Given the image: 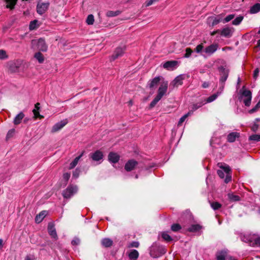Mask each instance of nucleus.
<instances>
[{
  "label": "nucleus",
  "instance_id": "nucleus-13",
  "mask_svg": "<svg viewBox=\"0 0 260 260\" xmlns=\"http://www.w3.org/2000/svg\"><path fill=\"white\" fill-rule=\"evenodd\" d=\"M138 165V162L134 159L128 160L125 165L124 169L127 171H131L135 169Z\"/></svg>",
  "mask_w": 260,
  "mask_h": 260
},
{
  "label": "nucleus",
  "instance_id": "nucleus-37",
  "mask_svg": "<svg viewBox=\"0 0 260 260\" xmlns=\"http://www.w3.org/2000/svg\"><path fill=\"white\" fill-rule=\"evenodd\" d=\"M121 13V11L117 10L115 11H109L106 13V16L109 17H115L119 15Z\"/></svg>",
  "mask_w": 260,
  "mask_h": 260
},
{
  "label": "nucleus",
  "instance_id": "nucleus-34",
  "mask_svg": "<svg viewBox=\"0 0 260 260\" xmlns=\"http://www.w3.org/2000/svg\"><path fill=\"white\" fill-rule=\"evenodd\" d=\"M201 229V226L198 224H192L188 229L187 231L190 232H198Z\"/></svg>",
  "mask_w": 260,
  "mask_h": 260
},
{
  "label": "nucleus",
  "instance_id": "nucleus-47",
  "mask_svg": "<svg viewBox=\"0 0 260 260\" xmlns=\"http://www.w3.org/2000/svg\"><path fill=\"white\" fill-rule=\"evenodd\" d=\"M234 17H235V15H234V14L229 15L224 19H223L222 20V21L223 23H227V22L230 21L233 19H234Z\"/></svg>",
  "mask_w": 260,
  "mask_h": 260
},
{
  "label": "nucleus",
  "instance_id": "nucleus-53",
  "mask_svg": "<svg viewBox=\"0 0 260 260\" xmlns=\"http://www.w3.org/2000/svg\"><path fill=\"white\" fill-rule=\"evenodd\" d=\"M80 173V170L79 169H78L77 168L74 172H73V177H74V178L76 179L79 176V174Z\"/></svg>",
  "mask_w": 260,
  "mask_h": 260
},
{
  "label": "nucleus",
  "instance_id": "nucleus-25",
  "mask_svg": "<svg viewBox=\"0 0 260 260\" xmlns=\"http://www.w3.org/2000/svg\"><path fill=\"white\" fill-rule=\"evenodd\" d=\"M40 104L39 103H36L35 105V108L32 110L33 113L34 114V117L35 118H42L43 117V116L40 114L39 112V110H40Z\"/></svg>",
  "mask_w": 260,
  "mask_h": 260
},
{
  "label": "nucleus",
  "instance_id": "nucleus-26",
  "mask_svg": "<svg viewBox=\"0 0 260 260\" xmlns=\"http://www.w3.org/2000/svg\"><path fill=\"white\" fill-rule=\"evenodd\" d=\"M205 104L204 101H202L200 102H198L197 103L194 104L192 105V107H191V109L189 111V112H191L192 114H193V112L201 107L202 106H203Z\"/></svg>",
  "mask_w": 260,
  "mask_h": 260
},
{
  "label": "nucleus",
  "instance_id": "nucleus-5",
  "mask_svg": "<svg viewBox=\"0 0 260 260\" xmlns=\"http://www.w3.org/2000/svg\"><path fill=\"white\" fill-rule=\"evenodd\" d=\"M104 155L100 150H96L89 154V157L97 164H101L103 160Z\"/></svg>",
  "mask_w": 260,
  "mask_h": 260
},
{
  "label": "nucleus",
  "instance_id": "nucleus-29",
  "mask_svg": "<svg viewBox=\"0 0 260 260\" xmlns=\"http://www.w3.org/2000/svg\"><path fill=\"white\" fill-rule=\"evenodd\" d=\"M219 95H220V92H216V93L211 95V96L208 97L205 100V101H204L205 104L206 103H211V102H213L214 101H215L217 98V97Z\"/></svg>",
  "mask_w": 260,
  "mask_h": 260
},
{
  "label": "nucleus",
  "instance_id": "nucleus-20",
  "mask_svg": "<svg viewBox=\"0 0 260 260\" xmlns=\"http://www.w3.org/2000/svg\"><path fill=\"white\" fill-rule=\"evenodd\" d=\"M240 133L237 132H231L227 136V141L230 143L234 142L236 139L239 138Z\"/></svg>",
  "mask_w": 260,
  "mask_h": 260
},
{
  "label": "nucleus",
  "instance_id": "nucleus-2",
  "mask_svg": "<svg viewBox=\"0 0 260 260\" xmlns=\"http://www.w3.org/2000/svg\"><path fill=\"white\" fill-rule=\"evenodd\" d=\"M222 170H219L217 171V173L220 178H224L225 176L224 182L226 183H229L232 180V176L231 175V169L228 166L221 165L219 167Z\"/></svg>",
  "mask_w": 260,
  "mask_h": 260
},
{
  "label": "nucleus",
  "instance_id": "nucleus-12",
  "mask_svg": "<svg viewBox=\"0 0 260 260\" xmlns=\"http://www.w3.org/2000/svg\"><path fill=\"white\" fill-rule=\"evenodd\" d=\"M125 50V46H123L122 47H117L116 49V50H115L113 54L111 56V59L112 60H114L117 59V58H118L119 57L121 56L123 54Z\"/></svg>",
  "mask_w": 260,
  "mask_h": 260
},
{
  "label": "nucleus",
  "instance_id": "nucleus-55",
  "mask_svg": "<svg viewBox=\"0 0 260 260\" xmlns=\"http://www.w3.org/2000/svg\"><path fill=\"white\" fill-rule=\"evenodd\" d=\"M259 69L257 68L255 69L253 72V78L256 80L258 76Z\"/></svg>",
  "mask_w": 260,
  "mask_h": 260
},
{
  "label": "nucleus",
  "instance_id": "nucleus-38",
  "mask_svg": "<svg viewBox=\"0 0 260 260\" xmlns=\"http://www.w3.org/2000/svg\"><path fill=\"white\" fill-rule=\"evenodd\" d=\"M228 196L230 201L233 202L239 201L240 200V197L239 196L235 195L233 193H229Z\"/></svg>",
  "mask_w": 260,
  "mask_h": 260
},
{
  "label": "nucleus",
  "instance_id": "nucleus-4",
  "mask_svg": "<svg viewBox=\"0 0 260 260\" xmlns=\"http://www.w3.org/2000/svg\"><path fill=\"white\" fill-rule=\"evenodd\" d=\"M31 45L33 48L42 52H46L48 49V46L46 43L45 39L40 38L39 39L32 40Z\"/></svg>",
  "mask_w": 260,
  "mask_h": 260
},
{
  "label": "nucleus",
  "instance_id": "nucleus-17",
  "mask_svg": "<svg viewBox=\"0 0 260 260\" xmlns=\"http://www.w3.org/2000/svg\"><path fill=\"white\" fill-rule=\"evenodd\" d=\"M234 32V28L232 27H225L221 31V35L225 38H230L232 37Z\"/></svg>",
  "mask_w": 260,
  "mask_h": 260
},
{
  "label": "nucleus",
  "instance_id": "nucleus-44",
  "mask_svg": "<svg viewBox=\"0 0 260 260\" xmlns=\"http://www.w3.org/2000/svg\"><path fill=\"white\" fill-rule=\"evenodd\" d=\"M86 23L88 25H92L93 24V22L94 21V16L92 14H90L87 16V18L86 19Z\"/></svg>",
  "mask_w": 260,
  "mask_h": 260
},
{
  "label": "nucleus",
  "instance_id": "nucleus-62",
  "mask_svg": "<svg viewBox=\"0 0 260 260\" xmlns=\"http://www.w3.org/2000/svg\"><path fill=\"white\" fill-rule=\"evenodd\" d=\"M209 85H210L209 82L205 81V82H204L202 84V87L203 88H207L209 87Z\"/></svg>",
  "mask_w": 260,
  "mask_h": 260
},
{
  "label": "nucleus",
  "instance_id": "nucleus-48",
  "mask_svg": "<svg viewBox=\"0 0 260 260\" xmlns=\"http://www.w3.org/2000/svg\"><path fill=\"white\" fill-rule=\"evenodd\" d=\"M211 206L214 210H216L219 209L221 205L218 202H212L211 203Z\"/></svg>",
  "mask_w": 260,
  "mask_h": 260
},
{
  "label": "nucleus",
  "instance_id": "nucleus-46",
  "mask_svg": "<svg viewBox=\"0 0 260 260\" xmlns=\"http://www.w3.org/2000/svg\"><path fill=\"white\" fill-rule=\"evenodd\" d=\"M260 246V236L254 235L253 245Z\"/></svg>",
  "mask_w": 260,
  "mask_h": 260
},
{
  "label": "nucleus",
  "instance_id": "nucleus-45",
  "mask_svg": "<svg viewBox=\"0 0 260 260\" xmlns=\"http://www.w3.org/2000/svg\"><path fill=\"white\" fill-rule=\"evenodd\" d=\"M171 229L172 231L176 232L181 230V226L178 223H174L172 225Z\"/></svg>",
  "mask_w": 260,
  "mask_h": 260
},
{
  "label": "nucleus",
  "instance_id": "nucleus-64",
  "mask_svg": "<svg viewBox=\"0 0 260 260\" xmlns=\"http://www.w3.org/2000/svg\"><path fill=\"white\" fill-rule=\"evenodd\" d=\"M257 47L260 50V39L257 41Z\"/></svg>",
  "mask_w": 260,
  "mask_h": 260
},
{
  "label": "nucleus",
  "instance_id": "nucleus-42",
  "mask_svg": "<svg viewBox=\"0 0 260 260\" xmlns=\"http://www.w3.org/2000/svg\"><path fill=\"white\" fill-rule=\"evenodd\" d=\"M161 237L162 239L167 241V242H171L172 241V237L168 234L167 232H163L161 234Z\"/></svg>",
  "mask_w": 260,
  "mask_h": 260
},
{
  "label": "nucleus",
  "instance_id": "nucleus-16",
  "mask_svg": "<svg viewBox=\"0 0 260 260\" xmlns=\"http://www.w3.org/2000/svg\"><path fill=\"white\" fill-rule=\"evenodd\" d=\"M178 64V61L176 60L168 61L163 64V67L168 70H172L176 68Z\"/></svg>",
  "mask_w": 260,
  "mask_h": 260
},
{
  "label": "nucleus",
  "instance_id": "nucleus-30",
  "mask_svg": "<svg viewBox=\"0 0 260 260\" xmlns=\"http://www.w3.org/2000/svg\"><path fill=\"white\" fill-rule=\"evenodd\" d=\"M260 11V4L256 3L252 6L250 9V13L255 14Z\"/></svg>",
  "mask_w": 260,
  "mask_h": 260
},
{
  "label": "nucleus",
  "instance_id": "nucleus-43",
  "mask_svg": "<svg viewBox=\"0 0 260 260\" xmlns=\"http://www.w3.org/2000/svg\"><path fill=\"white\" fill-rule=\"evenodd\" d=\"M249 140L258 142L260 141V134L252 135L249 138Z\"/></svg>",
  "mask_w": 260,
  "mask_h": 260
},
{
  "label": "nucleus",
  "instance_id": "nucleus-36",
  "mask_svg": "<svg viewBox=\"0 0 260 260\" xmlns=\"http://www.w3.org/2000/svg\"><path fill=\"white\" fill-rule=\"evenodd\" d=\"M192 115L191 112H188L186 114H184L183 116H182L180 119L178 123V126H181L182 124V123L185 120L186 118L188 117L189 116H190Z\"/></svg>",
  "mask_w": 260,
  "mask_h": 260
},
{
  "label": "nucleus",
  "instance_id": "nucleus-24",
  "mask_svg": "<svg viewBox=\"0 0 260 260\" xmlns=\"http://www.w3.org/2000/svg\"><path fill=\"white\" fill-rule=\"evenodd\" d=\"M24 117V114L23 112H21L17 114L14 119L13 123L15 125L20 124Z\"/></svg>",
  "mask_w": 260,
  "mask_h": 260
},
{
  "label": "nucleus",
  "instance_id": "nucleus-60",
  "mask_svg": "<svg viewBox=\"0 0 260 260\" xmlns=\"http://www.w3.org/2000/svg\"><path fill=\"white\" fill-rule=\"evenodd\" d=\"M158 0H147L146 2V6H149L153 4L154 2H157Z\"/></svg>",
  "mask_w": 260,
  "mask_h": 260
},
{
  "label": "nucleus",
  "instance_id": "nucleus-14",
  "mask_svg": "<svg viewBox=\"0 0 260 260\" xmlns=\"http://www.w3.org/2000/svg\"><path fill=\"white\" fill-rule=\"evenodd\" d=\"M48 232L50 236L55 240H57L58 237L55 228L53 224L49 223L48 225Z\"/></svg>",
  "mask_w": 260,
  "mask_h": 260
},
{
  "label": "nucleus",
  "instance_id": "nucleus-58",
  "mask_svg": "<svg viewBox=\"0 0 260 260\" xmlns=\"http://www.w3.org/2000/svg\"><path fill=\"white\" fill-rule=\"evenodd\" d=\"M14 133V129H11L9 131L7 135V139H9L11 137Z\"/></svg>",
  "mask_w": 260,
  "mask_h": 260
},
{
  "label": "nucleus",
  "instance_id": "nucleus-27",
  "mask_svg": "<svg viewBox=\"0 0 260 260\" xmlns=\"http://www.w3.org/2000/svg\"><path fill=\"white\" fill-rule=\"evenodd\" d=\"M84 154V152H82L81 154L78 156L76 157L70 164L69 168L70 169H73L78 164L79 160L81 158Z\"/></svg>",
  "mask_w": 260,
  "mask_h": 260
},
{
  "label": "nucleus",
  "instance_id": "nucleus-35",
  "mask_svg": "<svg viewBox=\"0 0 260 260\" xmlns=\"http://www.w3.org/2000/svg\"><path fill=\"white\" fill-rule=\"evenodd\" d=\"M34 57L40 63H43L44 60V57L40 52L36 53Z\"/></svg>",
  "mask_w": 260,
  "mask_h": 260
},
{
  "label": "nucleus",
  "instance_id": "nucleus-61",
  "mask_svg": "<svg viewBox=\"0 0 260 260\" xmlns=\"http://www.w3.org/2000/svg\"><path fill=\"white\" fill-rule=\"evenodd\" d=\"M258 128V125L256 123H254L251 127V129L252 131L255 132L257 131Z\"/></svg>",
  "mask_w": 260,
  "mask_h": 260
},
{
  "label": "nucleus",
  "instance_id": "nucleus-6",
  "mask_svg": "<svg viewBox=\"0 0 260 260\" xmlns=\"http://www.w3.org/2000/svg\"><path fill=\"white\" fill-rule=\"evenodd\" d=\"M78 188L75 185L69 186L62 192V196L64 198H70L77 192Z\"/></svg>",
  "mask_w": 260,
  "mask_h": 260
},
{
  "label": "nucleus",
  "instance_id": "nucleus-10",
  "mask_svg": "<svg viewBox=\"0 0 260 260\" xmlns=\"http://www.w3.org/2000/svg\"><path fill=\"white\" fill-rule=\"evenodd\" d=\"M217 260H236L235 258L229 255L225 251H220L216 254Z\"/></svg>",
  "mask_w": 260,
  "mask_h": 260
},
{
  "label": "nucleus",
  "instance_id": "nucleus-33",
  "mask_svg": "<svg viewBox=\"0 0 260 260\" xmlns=\"http://www.w3.org/2000/svg\"><path fill=\"white\" fill-rule=\"evenodd\" d=\"M204 46L203 44H200L197 45L195 48V51L197 53H200L202 56H204V57H206V55L204 52Z\"/></svg>",
  "mask_w": 260,
  "mask_h": 260
},
{
  "label": "nucleus",
  "instance_id": "nucleus-31",
  "mask_svg": "<svg viewBox=\"0 0 260 260\" xmlns=\"http://www.w3.org/2000/svg\"><path fill=\"white\" fill-rule=\"evenodd\" d=\"M139 252L137 250H132L128 254V257L131 260H136L139 257Z\"/></svg>",
  "mask_w": 260,
  "mask_h": 260
},
{
  "label": "nucleus",
  "instance_id": "nucleus-52",
  "mask_svg": "<svg viewBox=\"0 0 260 260\" xmlns=\"http://www.w3.org/2000/svg\"><path fill=\"white\" fill-rule=\"evenodd\" d=\"M260 108V100L256 105L252 109L250 110V113H253L256 111Z\"/></svg>",
  "mask_w": 260,
  "mask_h": 260
},
{
  "label": "nucleus",
  "instance_id": "nucleus-9",
  "mask_svg": "<svg viewBox=\"0 0 260 260\" xmlns=\"http://www.w3.org/2000/svg\"><path fill=\"white\" fill-rule=\"evenodd\" d=\"M68 120L67 119H63L55 123L51 128V133H56L61 129L67 123Z\"/></svg>",
  "mask_w": 260,
  "mask_h": 260
},
{
  "label": "nucleus",
  "instance_id": "nucleus-15",
  "mask_svg": "<svg viewBox=\"0 0 260 260\" xmlns=\"http://www.w3.org/2000/svg\"><path fill=\"white\" fill-rule=\"evenodd\" d=\"M254 234H244L240 236L241 240L246 243H249L253 245Z\"/></svg>",
  "mask_w": 260,
  "mask_h": 260
},
{
  "label": "nucleus",
  "instance_id": "nucleus-32",
  "mask_svg": "<svg viewBox=\"0 0 260 260\" xmlns=\"http://www.w3.org/2000/svg\"><path fill=\"white\" fill-rule=\"evenodd\" d=\"M102 244L105 247H109L112 246L113 241L109 238H104L101 241Z\"/></svg>",
  "mask_w": 260,
  "mask_h": 260
},
{
  "label": "nucleus",
  "instance_id": "nucleus-63",
  "mask_svg": "<svg viewBox=\"0 0 260 260\" xmlns=\"http://www.w3.org/2000/svg\"><path fill=\"white\" fill-rule=\"evenodd\" d=\"M220 86L218 89V91L217 92H220V94H221L223 90V89H224V83L220 84Z\"/></svg>",
  "mask_w": 260,
  "mask_h": 260
},
{
  "label": "nucleus",
  "instance_id": "nucleus-28",
  "mask_svg": "<svg viewBox=\"0 0 260 260\" xmlns=\"http://www.w3.org/2000/svg\"><path fill=\"white\" fill-rule=\"evenodd\" d=\"M218 71L219 72L220 76L228 77L229 71L225 68L220 66L218 68Z\"/></svg>",
  "mask_w": 260,
  "mask_h": 260
},
{
  "label": "nucleus",
  "instance_id": "nucleus-7",
  "mask_svg": "<svg viewBox=\"0 0 260 260\" xmlns=\"http://www.w3.org/2000/svg\"><path fill=\"white\" fill-rule=\"evenodd\" d=\"M243 98H244L243 100V103L246 106H249L251 104V98H252V94L250 91L245 90H244L241 96V98L242 99Z\"/></svg>",
  "mask_w": 260,
  "mask_h": 260
},
{
  "label": "nucleus",
  "instance_id": "nucleus-11",
  "mask_svg": "<svg viewBox=\"0 0 260 260\" xmlns=\"http://www.w3.org/2000/svg\"><path fill=\"white\" fill-rule=\"evenodd\" d=\"M49 6V3H42L38 4L37 6V11L38 14L42 15L48 9Z\"/></svg>",
  "mask_w": 260,
  "mask_h": 260
},
{
  "label": "nucleus",
  "instance_id": "nucleus-3",
  "mask_svg": "<svg viewBox=\"0 0 260 260\" xmlns=\"http://www.w3.org/2000/svg\"><path fill=\"white\" fill-rule=\"evenodd\" d=\"M166 252V250L163 246L158 245L156 243H153L150 248V254L154 258L159 257Z\"/></svg>",
  "mask_w": 260,
  "mask_h": 260
},
{
  "label": "nucleus",
  "instance_id": "nucleus-59",
  "mask_svg": "<svg viewBox=\"0 0 260 260\" xmlns=\"http://www.w3.org/2000/svg\"><path fill=\"white\" fill-rule=\"evenodd\" d=\"M70 177V174L69 173H65L63 175V178L66 181H68Z\"/></svg>",
  "mask_w": 260,
  "mask_h": 260
},
{
  "label": "nucleus",
  "instance_id": "nucleus-22",
  "mask_svg": "<svg viewBox=\"0 0 260 260\" xmlns=\"http://www.w3.org/2000/svg\"><path fill=\"white\" fill-rule=\"evenodd\" d=\"M19 68V64L18 62H12L9 64V70L11 72H16Z\"/></svg>",
  "mask_w": 260,
  "mask_h": 260
},
{
  "label": "nucleus",
  "instance_id": "nucleus-19",
  "mask_svg": "<svg viewBox=\"0 0 260 260\" xmlns=\"http://www.w3.org/2000/svg\"><path fill=\"white\" fill-rule=\"evenodd\" d=\"M120 158L119 155L115 152H110L108 155V160L110 162L115 164L117 162Z\"/></svg>",
  "mask_w": 260,
  "mask_h": 260
},
{
  "label": "nucleus",
  "instance_id": "nucleus-41",
  "mask_svg": "<svg viewBox=\"0 0 260 260\" xmlns=\"http://www.w3.org/2000/svg\"><path fill=\"white\" fill-rule=\"evenodd\" d=\"M7 3V7L13 9L17 3V0H5Z\"/></svg>",
  "mask_w": 260,
  "mask_h": 260
},
{
  "label": "nucleus",
  "instance_id": "nucleus-57",
  "mask_svg": "<svg viewBox=\"0 0 260 260\" xmlns=\"http://www.w3.org/2000/svg\"><path fill=\"white\" fill-rule=\"evenodd\" d=\"M228 77L220 76L219 79V84L224 83Z\"/></svg>",
  "mask_w": 260,
  "mask_h": 260
},
{
  "label": "nucleus",
  "instance_id": "nucleus-18",
  "mask_svg": "<svg viewBox=\"0 0 260 260\" xmlns=\"http://www.w3.org/2000/svg\"><path fill=\"white\" fill-rule=\"evenodd\" d=\"M185 78V75L181 74L176 77L173 80L172 84L174 86H178L181 85L183 83V80Z\"/></svg>",
  "mask_w": 260,
  "mask_h": 260
},
{
  "label": "nucleus",
  "instance_id": "nucleus-50",
  "mask_svg": "<svg viewBox=\"0 0 260 260\" xmlns=\"http://www.w3.org/2000/svg\"><path fill=\"white\" fill-rule=\"evenodd\" d=\"M186 53L184 55V57L185 58H188L190 56L191 53H192V50L190 48H187L185 50Z\"/></svg>",
  "mask_w": 260,
  "mask_h": 260
},
{
  "label": "nucleus",
  "instance_id": "nucleus-39",
  "mask_svg": "<svg viewBox=\"0 0 260 260\" xmlns=\"http://www.w3.org/2000/svg\"><path fill=\"white\" fill-rule=\"evenodd\" d=\"M209 20H212V22L211 24L212 26H214V25L217 24L221 21V19L220 17H219V16H218L217 17H210L209 18Z\"/></svg>",
  "mask_w": 260,
  "mask_h": 260
},
{
  "label": "nucleus",
  "instance_id": "nucleus-56",
  "mask_svg": "<svg viewBox=\"0 0 260 260\" xmlns=\"http://www.w3.org/2000/svg\"><path fill=\"white\" fill-rule=\"evenodd\" d=\"M73 245H78L80 243V240L79 238H75L71 242Z\"/></svg>",
  "mask_w": 260,
  "mask_h": 260
},
{
  "label": "nucleus",
  "instance_id": "nucleus-40",
  "mask_svg": "<svg viewBox=\"0 0 260 260\" xmlns=\"http://www.w3.org/2000/svg\"><path fill=\"white\" fill-rule=\"evenodd\" d=\"M243 18L244 17L243 16L239 15L232 21V24L234 25H238L241 23Z\"/></svg>",
  "mask_w": 260,
  "mask_h": 260
},
{
  "label": "nucleus",
  "instance_id": "nucleus-21",
  "mask_svg": "<svg viewBox=\"0 0 260 260\" xmlns=\"http://www.w3.org/2000/svg\"><path fill=\"white\" fill-rule=\"evenodd\" d=\"M47 215V212L45 210L42 211L39 214L37 215L35 218L36 223H40L45 216Z\"/></svg>",
  "mask_w": 260,
  "mask_h": 260
},
{
  "label": "nucleus",
  "instance_id": "nucleus-51",
  "mask_svg": "<svg viewBox=\"0 0 260 260\" xmlns=\"http://www.w3.org/2000/svg\"><path fill=\"white\" fill-rule=\"evenodd\" d=\"M37 20H35L32 21H31L29 24V29L34 30L36 28V24L37 23Z\"/></svg>",
  "mask_w": 260,
  "mask_h": 260
},
{
  "label": "nucleus",
  "instance_id": "nucleus-8",
  "mask_svg": "<svg viewBox=\"0 0 260 260\" xmlns=\"http://www.w3.org/2000/svg\"><path fill=\"white\" fill-rule=\"evenodd\" d=\"M218 47V45L216 43L211 44L210 45L206 47L204 50V52L206 55V57L207 56H211L217 50Z\"/></svg>",
  "mask_w": 260,
  "mask_h": 260
},
{
  "label": "nucleus",
  "instance_id": "nucleus-23",
  "mask_svg": "<svg viewBox=\"0 0 260 260\" xmlns=\"http://www.w3.org/2000/svg\"><path fill=\"white\" fill-rule=\"evenodd\" d=\"M160 80V77H156L151 80H150L148 83L149 88H152L156 87Z\"/></svg>",
  "mask_w": 260,
  "mask_h": 260
},
{
  "label": "nucleus",
  "instance_id": "nucleus-54",
  "mask_svg": "<svg viewBox=\"0 0 260 260\" xmlns=\"http://www.w3.org/2000/svg\"><path fill=\"white\" fill-rule=\"evenodd\" d=\"M7 57L6 51L3 50H0V59H5Z\"/></svg>",
  "mask_w": 260,
  "mask_h": 260
},
{
  "label": "nucleus",
  "instance_id": "nucleus-1",
  "mask_svg": "<svg viewBox=\"0 0 260 260\" xmlns=\"http://www.w3.org/2000/svg\"><path fill=\"white\" fill-rule=\"evenodd\" d=\"M168 90V82H164L159 87L157 94L155 98L150 104V107H154L156 104L161 100L162 97L165 95Z\"/></svg>",
  "mask_w": 260,
  "mask_h": 260
},
{
  "label": "nucleus",
  "instance_id": "nucleus-49",
  "mask_svg": "<svg viewBox=\"0 0 260 260\" xmlns=\"http://www.w3.org/2000/svg\"><path fill=\"white\" fill-rule=\"evenodd\" d=\"M139 246V242L138 241H133L131 243H129L128 245H127V247L128 248H131V247H136V248H137Z\"/></svg>",
  "mask_w": 260,
  "mask_h": 260
}]
</instances>
